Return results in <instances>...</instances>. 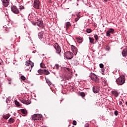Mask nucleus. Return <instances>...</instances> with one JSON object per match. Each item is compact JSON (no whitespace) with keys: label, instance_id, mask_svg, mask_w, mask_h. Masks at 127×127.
Segmentation results:
<instances>
[{"label":"nucleus","instance_id":"1","mask_svg":"<svg viewBox=\"0 0 127 127\" xmlns=\"http://www.w3.org/2000/svg\"><path fill=\"white\" fill-rule=\"evenodd\" d=\"M117 83L118 85H122L125 83V76H120L116 79Z\"/></svg>","mask_w":127,"mask_h":127},{"label":"nucleus","instance_id":"2","mask_svg":"<svg viewBox=\"0 0 127 127\" xmlns=\"http://www.w3.org/2000/svg\"><path fill=\"white\" fill-rule=\"evenodd\" d=\"M54 47L56 49L57 54H59L60 56H61V48L59 46V45L58 44V43H56L54 45Z\"/></svg>","mask_w":127,"mask_h":127},{"label":"nucleus","instance_id":"3","mask_svg":"<svg viewBox=\"0 0 127 127\" xmlns=\"http://www.w3.org/2000/svg\"><path fill=\"white\" fill-rule=\"evenodd\" d=\"M64 57L67 60L72 59V58L73 57V53H71L70 51L66 52V53H64Z\"/></svg>","mask_w":127,"mask_h":127},{"label":"nucleus","instance_id":"4","mask_svg":"<svg viewBox=\"0 0 127 127\" xmlns=\"http://www.w3.org/2000/svg\"><path fill=\"white\" fill-rule=\"evenodd\" d=\"M32 118L34 121L41 120V119H42V115L39 114H35L32 116Z\"/></svg>","mask_w":127,"mask_h":127},{"label":"nucleus","instance_id":"5","mask_svg":"<svg viewBox=\"0 0 127 127\" xmlns=\"http://www.w3.org/2000/svg\"><path fill=\"white\" fill-rule=\"evenodd\" d=\"M90 77L93 81H95V82H99V78L95 74L91 73Z\"/></svg>","mask_w":127,"mask_h":127},{"label":"nucleus","instance_id":"6","mask_svg":"<svg viewBox=\"0 0 127 127\" xmlns=\"http://www.w3.org/2000/svg\"><path fill=\"white\" fill-rule=\"evenodd\" d=\"M33 7L35 9H40V0H35L34 1Z\"/></svg>","mask_w":127,"mask_h":127},{"label":"nucleus","instance_id":"7","mask_svg":"<svg viewBox=\"0 0 127 127\" xmlns=\"http://www.w3.org/2000/svg\"><path fill=\"white\" fill-rule=\"evenodd\" d=\"M37 22H36L37 24L39 27L41 28H43L44 27V25L43 24V22L41 19H38V18H36Z\"/></svg>","mask_w":127,"mask_h":127},{"label":"nucleus","instance_id":"8","mask_svg":"<svg viewBox=\"0 0 127 127\" xmlns=\"http://www.w3.org/2000/svg\"><path fill=\"white\" fill-rule=\"evenodd\" d=\"M11 11H12V12L14 13V14H19V10L17 9L16 6H11Z\"/></svg>","mask_w":127,"mask_h":127},{"label":"nucleus","instance_id":"9","mask_svg":"<svg viewBox=\"0 0 127 127\" xmlns=\"http://www.w3.org/2000/svg\"><path fill=\"white\" fill-rule=\"evenodd\" d=\"M114 32H115L114 29H113V28L109 29L108 31H107V32H106L107 36L110 37V36H111L110 34L111 33L113 34V33H114Z\"/></svg>","mask_w":127,"mask_h":127},{"label":"nucleus","instance_id":"10","mask_svg":"<svg viewBox=\"0 0 127 127\" xmlns=\"http://www.w3.org/2000/svg\"><path fill=\"white\" fill-rule=\"evenodd\" d=\"M71 50L75 55H77L78 49L76 47H75V46H73V45H72L71 46Z\"/></svg>","mask_w":127,"mask_h":127},{"label":"nucleus","instance_id":"11","mask_svg":"<svg viewBox=\"0 0 127 127\" xmlns=\"http://www.w3.org/2000/svg\"><path fill=\"white\" fill-rule=\"evenodd\" d=\"M20 101H21V103H23L26 105H29L31 103V101L29 99H27V100L26 99H21V100H20Z\"/></svg>","mask_w":127,"mask_h":127},{"label":"nucleus","instance_id":"12","mask_svg":"<svg viewBox=\"0 0 127 127\" xmlns=\"http://www.w3.org/2000/svg\"><path fill=\"white\" fill-rule=\"evenodd\" d=\"M92 90L94 93H97L99 92L100 89L98 86H93Z\"/></svg>","mask_w":127,"mask_h":127},{"label":"nucleus","instance_id":"13","mask_svg":"<svg viewBox=\"0 0 127 127\" xmlns=\"http://www.w3.org/2000/svg\"><path fill=\"white\" fill-rule=\"evenodd\" d=\"M25 65H26L27 66H30V67L31 68H33L34 64V63H32V62L28 61L25 63Z\"/></svg>","mask_w":127,"mask_h":127},{"label":"nucleus","instance_id":"14","mask_svg":"<svg viewBox=\"0 0 127 127\" xmlns=\"http://www.w3.org/2000/svg\"><path fill=\"white\" fill-rule=\"evenodd\" d=\"M1 1L3 2V5L5 7H7L9 4V0H1Z\"/></svg>","mask_w":127,"mask_h":127},{"label":"nucleus","instance_id":"15","mask_svg":"<svg viewBox=\"0 0 127 127\" xmlns=\"http://www.w3.org/2000/svg\"><path fill=\"white\" fill-rule=\"evenodd\" d=\"M10 114H3L2 118L4 120H8L10 118Z\"/></svg>","mask_w":127,"mask_h":127},{"label":"nucleus","instance_id":"16","mask_svg":"<svg viewBox=\"0 0 127 127\" xmlns=\"http://www.w3.org/2000/svg\"><path fill=\"white\" fill-rule=\"evenodd\" d=\"M71 23H69V22H67L65 24V28H66V30H68V28L71 27Z\"/></svg>","mask_w":127,"mask_h":127},{"label":"nucleus","instance_id":"17","mask_svg":"<svg viewBox=\"0 0 127 127\" xmlns=\"http://www.w3.org/2000/svg\"><path fill=\"white\" fill-rule=\"evenodd\" d=\"M43 31H41L40 32H39V33L38 34V36L40 39H42L43 37Z\"/></svg>","mask_w":127,"mask_h":127},{"label":"nucleus","instance_id":"18","mask_svg":"<svg viewBox=\"0 0 127 127\" xmlns=\"http://www.w3.org/2000/svg\"><path fill=\"white\" fill-rule=\"evenodd\" d=\"M44 74L45 75H47L50 74V71L47 69H44Z\"/></svg>","mask_w":127,"mask_h":127},{"label":"nucleus","instance_id":"19","mask_svg":"<svg viewBox=\"0 0 127 127\" xmlns=\"http://www.w3.org/2000/svg\"><path fill=\"white\" fill-rule=\"evenodd\" d=\"M76 39L77 40V42L78 43H82V38L77 37V38H76Z\"/></svg>","mask_w":127,"mask_h":127},{"label":"nucleus","instance_id":"20","mask_svg":"<svg viewBox=\"0 0 127 127\" xmlns=\"http://www.w3.org/2000/svg\"><path fill=\"white\" fill-rule=\"evenodd\" d=\"M89 42L91 44H94V38H92V37H89Z\"/></svg>","mask_w":127,"mask_h":127},{"label":"nucleus","instance_id":"21","mask_svg":"<svg viewBox=\"0 0 127 127\" xmlns=\"http://www.w3.org/2000/svg\"><path fill=\"white\" fill-rule=\"evenodd\" d=\"M44 72V69H39L38 70V73L39 74L42 75L43 74Z\"/></svg>","mask_w":127,"mask_h":127},{"label":"nucleus","instance_id":"22","mask_svg":"<svg viewBox=\"0 0 127 127\" xmlns=\"http://www.w3.org/2000/svg\"><path fill=\"white\" fill-rule=\"evenodd\" d=\"M20 111L24 115H26V114H27V111H26V110H25L24 109H22L20 110Z\"/></svg>","mask_w":127,"mask_h":127},{"label":"nucleus","instance_id":"23","mask_svg":"<svg viewBox=\"0 0 127 127\" xmlns=\"http://www.w3.org/2000/svg\"><path fill=\"white\" fill-rule=\"evenodd\" d=\"M15 122V120L13 118H10L8 120V123L9 124H12L14 123V122Z\"/></svg>","mask_w":127,"mask_h":127},{"label":"nucleus","instance_id":"24","mask_svg":"<svg viewBox=\"0 0 127 127\" xmlns=\"http://www.w3.org/2000/svg\"><path fill=\"white\" fill-rule=\"evenodd\" d=\"M28 19L29 20V21H32L34 22L35 21L33 16H28Z\"/></svg>","mask_w":127,"mask_h":127},{"label":"nucleus","instance_id":"25","mask_svg":"<svg viewBox=\"0 0 127 127\" xmlns=\"http://www.w3.org/2000/svg\"><path fill=\"white\" fill-rule=\"evenodd\" d=\"M112 94H113V95H114L115 96H116V97L119 96V94H118L117 91H113Z\"/></svg>","mask_w":127,"mask_h":127},{"label":"nucleus","instance_id":"26","mask_svg":"<svg viewBox=\"0 0 127 127\" xmlns=\"http://www.w3.org/2000/svg\"><path fill=\"white\" fill-rule=\"evenodd\" d=\"M80 95L82 96V97H84L86 96V94L84 92H80Z\"/></svg>","mask_w":127,"mask_h":127},{"label":"nucleus","instance_id":"27","mask_svg":"<svg viewBox=\"0 0 127 127\" xmlns=\"http://www.w3.org/2000/svg\"><path fill=\"white\" fill-rule=\"evenodd\" d=\"M40 66H41V67H42V68H46V65H45V64H44V63H41Z\"/></svg>","mask_w":127,"mask_h":127},{"label":"nucleus","instance_id":"28","mask_svg":"<svg viewBox=\"0 0 127 127\" xmlns=\"http://www.w3.org/2000/svg\"><path fill=\"white\" fill-rule=\"evenodd\" d=\"M94 37L95 38V41L97 42L98 39V36L97 34H95Z\"/></svg>","mask_w":127,"mask_h":127},{"label":"nucleus","instance_id":"29","mask_svg":"<svg viewBox=\"0 0 127 127\" xmlns=\"http://www.w3.org/2000/svg\"><path fill=\"white\" fill-rule=\"evenodd\" d=\"M6 103L9 104L10 103L11 100H10L9 98H6Z\"/></svg>","mask_w":127,"mask_h":127},{"label":"nucleus","instance_id":"30","mask_svg":"<svg viewBox=\"0 0 127 127\" xmlns=\"http://www.w3.org/2000/svg\"><path fill=\"white\" fill-rule=\"evenodd\" d=\"M20 78L21 80H25L26 79V77L24 76V75H21V76L20 77Z\"/></svg>","mask_w":127,"mask_h":127},{"label":"nucleus","instance_id":"31","mask_svg":"<svg viewBox=\"0 0 127 127\" xmlns=\"http://www.w3.org/2000/svg\"><path fill=\"white\" fill-rule=\"evenodd\" d=\"M86 32L88 33H90V32H92V30L91 29H87Z\"/></svg>","mask_w":127,"mask_h":127},{"label":"nucleus","instance_id":"32","mask_svg":"<svg viewBox=\"0 0 127 127\" xmlns=\"http://www.w3.org/2000/svg\"><path fill=\"white\" fill-rule=\"evenodd\" d=\"M15 104L16 106H19V105H20V103H19V102H17L16 100H15Z\"/></svg>","mask_w":127,"mask_h":127},{"label":"nucleus","instance_id":"33","mask_svg":"<svg viewBox=\"0 0 127 127\" xmlns=\"http://www.w3.org/2000/svg\"><path fill=\"white\" fill-rule=\"evenodd\" d=\"M99 66L100 68H104V65L103 64H100Z\"/></svg>","mask_w":127,"mask_h":127},{"label":"nucleus","instance_id":"34","mask_svg":"<svg viewBox=\"0 0 127 127\" xmlns=\"http://www.w3.org/2000/svg\"><path fill=\"white\" fill-rule=\"evenodd\" d=\"M72 125L76 126L77 125V122H76V121L74 120L72 122Z\"/></svg>","mask_w":127,"mask_h":127},{"label":"nucleus","instance_id":"35","mask_svg":"<svg viewBox=\"0 0 127 127\" xmlns=\"http://www.w3.org/2000/svg\"><path fill=\"white\" fill-rule=\"evenodd\" d=\"M79 18H80V17H77V18H75V22H77V21H78V20H79Z\"/></svg>","mask_w":127,"mask_h":127},{"label":"nucleus","instance_id":"36","mask_svg":"<svg viewBox=\"0 0 127 127\" xmlns=\"http://www.w3.org/2000/svg\"><path fill=\"white\" fill-rule=\"evenodd\" d=\"M114 115L116 116H117V115H118V112L117 111H115L114 112Z\"/></svg>","mask_w":127,"mask_h":127},{"label":"nucleus","instance_id":"37","mask_svg":"<svg viewBox=\"0 0 127 127\" xmlns=\"http://www.w3.org/2000/svg\"><path fill=\"white\" fill-rule=\"evenodd\" d=\"M20 9H24V7L23 6H20Z\"/></svg>","mask_w":127,"mask_h":127},{"label":"nucleus","instance_id":"38","mask_svg":"<svg viewBox=\"0 0 127 127\" xmlns=\"http://www.w3.org/2000/svg\"><path fill=\"white\" fill-rule=\"evenodd\" d=\"M89 127V124H86L85 125V127Z\"/></svg>","mask_w":127,"mask_h":127},{"label":"nucleus","instance_id":"39","mask_svg":"<svg viewBox=\"0 0 127 127\" xmlns=\"http://www.w3.org/2000/svg\"><path fill=\"white\" fill-rule=\"evenodd\" d=\"M55 66H56V67L57 68H59V64H56Z\"/></svg>","mask_w":127,"mask_h":127},{"label":"nucleus","instance_id":"40","mask_svg":"<svg viewBox=\"0 0 127 127\" xmlns=\"http://www.w3.org/2000/svg\"><path fill=\"white\" fill-rule=\"evenodd\" d=\"M122 104H123V102H122V101L119 102L120 106H121L122 105Z\"/></svg>","mask_w":127,"mask_h":127},{"label":"nucleus","instance_id":"41","mask_svg":"<svg viewBox=\"0 0 127 127\" xmlns=\"http://www.w3.org/2000/svg\"><path fill=\"white\" fill-rule=\"evenodd\" d=\"M105 2H108V0H103Z\"/></svg>","mask_w":127,"mask_h":127},{"label":"nucleus","instance_id":"42","mask_svg":"<svg viewBox=\"0 0 127 127\" xmlns=\"http://www.w3.org/2000/svg\"><path fill=\"white\" fill-rule=\"evenodd\" d=\"M8 127H13L12 126H11V125H9V126H8Z\"/></svg>","mask_w":127,"mask_h":127},{"label":"nucleus","instance_id":"43","mask_svg":"<svg viewBox=\"0 0 127 127\" xmlns=\"http://www.w3.org/2000/svg\"><path fill=\"white\" fill-rule=\"evenodd\" d=\"M126 105L127 106V101L126 103Z\"/></svg>","mask_w":127,"mask_h":127},{"label":"nucleus","instance_id":"44","mask_svg":"<svg viewBox=\"0 0 127 127\" xmlns=\"http://www.w3.org/2000/svg\"><path fill=\"white\" fill-rule=\"evenodd\" d=\"M0 86H1V84H0Z\"/></svg>","mask_w":127,"mask_h":127},{"label":"nucleus","instance_id":"45","mask_svg":"<svg viewBox=\"0 0 127 127\" xmlns=\"http://www.w3.org/2000/svg\"><path fill=\"white\" fill-rule=\"evenodd\" d=\"M79 16V15H77V16Z\"/></svg>","mask_w":127,"mask_h":127},{"label":"nucleus","instance_id":"46","mask_svg":"<svg viewBox=\"0 0 127 127\" xmlns=\"http://www.w3.org/2000/svg\"><path fill=\"white\" fill-rule=\"evenodd\" d=\"M0 64H1L0 63Z\"/></svg>","mask_w":127,"mask_h":127},{"label":"nucleus","instance_id":"47","mask_svg":"<svg viewBox=\"0 0 127 127\" xmlns=\"http://www.w3.org/2000/svg\"><path fill=\"white\" fill-rule=\"evenodd\" d=\"M122 107H124V105H122Z\"/></svg>","mask_w":127,"mask_h":127},{"label":"nucleus","instance_id":"48","mask_svg":"<svg viewBox=\"0 0 127 127\" xmlns=\"http://www.w3.org/2000/svg\"><path fill=\"white\" fill-rule=\"evenodd\" d=\"M72 127H74V126H72Z\"/></svg>","mask_w":127,"mask_h":127}]
</instances>
